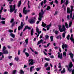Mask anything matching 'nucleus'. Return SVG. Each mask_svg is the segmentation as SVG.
<instances>
[{"instance_id":"1","label":"nucleus","mask_w":74,"mask_h":74,"mask_svg":"<svg viewBox=\"0 0 74 74\" xmlns=\"http://www.w3.org/2000/svg\"><path fill=\"white\" fill-rule=\"evenodd\" d=\"M71 11H70V9L69 8H67V13H68L70 14V13L71 14L70 15V18H72V12L74 11V9H73V8H74V6H71Z\"/></svg>"},{"instance_id":"2","label":"nucleus","mask_w":74,"mask_h":74,"mask_svg":"<svg viewBox=\"0 0 74 74\" xmlns=\"http://www.w3.org/2000/svg\"><path fill=\"white\" fill-rule=\"evenodd\" d=\"M10 12H12L14 11V13H16V11L17 10L15 9V5H10Z\"/></svg>"},{"instance_id":"3","label":"nucleus","mask_w":74,"mask_h":74,"mask_svg":"<svg viewBox=\"0 0 74 74\" xmlns=\"http://www.w3.org/2000/svg\"><path fill=\"white\" fill-rule=\"evenodd\" d=\"M58 27L59 29V30H60V32H64L66 30V27H65V25H62V29L61 28L62 27L61 25H59L58 26Z\"/></svg>"},{"instance_id":"4","label":"nucleus","mask_w":74,"mask_h":74,"mask_svg":"<svg viewBox=\"0 0 74 74\" xmlns=\"http://www.w3.org/2000/svg\"><path fill=\"white\" fill-rule=\"evenodd\" d=\"M44 11H43V10L42 9L41 10V12L40 13L39 15V17L38 18V20L39 21H41V18H42L43 17V15H44Z\"/></svg>"},{"instance_id":"5","label":"nucleus","mask_w":74,"mask_h":74,"mask_svg":"<svg viewBox=\"0 0 74 74\" xmlns=\"http://www.w3.org/2000/svg\"><path fill=\"white\" fill-rule=\"evenodd\" d=\"M73 65L72 62H70L69 64V68H68V70L69 71H71L72 69H71V68L72 67H73Z\"/></svg>"},{"instance_id":"6","label":"nucleus","mask_w":74,"mask_h":74,"mask_svg":"<svg viewBox=\"0 0 74 74\" xmlns=\"http://www.w3.org/2000/svg\"><path fill=\"white\" fill-rule=\"evenodd\" d=\"M36 17H34L32 18H31L29 21V22L31 24H33V23H34L35 22V21H36Z\"/></svg>"},{"instance_id":"7","label":"nucleus","mask_w":74,"mask_h":74,"mask_svg":"<svg viewBox=\"0 0 74 74\" xmlns=\"http://www.w3.org/2000/svg\"><path fill=\"white\" fill-rule=\"evenodd\" d=\"M36 32L38 33V35L37 36V37H38V36H39V35H40V33H41V31H39V29H38V27L37 26L36 27Z\"/></svg>"},{"instance_id":"8","label":"nucleus","mask_w":74,"mask_h":74,"mask_svg":"<svg viewBox=\"0 0 74 74\" xmlns=\"http://www.w3.org/2000/svg\"><path fill=\"white\" fill-rule=\"evenodd\" d=\"M29 66H30V65H33L34 63V62H33V60L32 59L29 60Z\"/></svg>"},{"instance_id":"9","label":"nucleus","mask_w":74,"mask_h":74,"mask_svg":"<svg viewBox=\"0 0 74 74\" xmlns=\"http://www.w3.org/2000/svg\"><path fill=\"white\" fill-rule=\"evenodd\" d=\"M10 23L12 24V27L14 26L15 25V22H14V19L12 18L10 21Z\"/></svg>"},{"instance_id":"10","label":"nucleus","mask_w":74,"mask_h":74,"mask_svg":"<svg viewBox=\"0 0 74 74\" xmlns=\"http://www.w3.org/2000/svg\"><path fill=\"white\" fill-rule=\"evenodd\" d=\"M58 57L59 58H60V59H62L63 57H62V53H60V52H58Z\"/></svg>"},{"instance_id":"11","label":"nucleus","mask_w":74,"mask_h":74,"mask_svg":"<svg viewBox=\"0 0 74 74\" xmlns=\"http://www.w3.org/2000/svg\"><path fill=\"white\" fill-rule=\"evenodd\" d=\"M23 22H22L21 23V26H19L18 27V30H21V28L22 29V27H23Z\"/></svg>"},{"instance_id":"12","label":"nucleus","mask_w":74,"mask_h":74,"mask_svg":"<svg viewBox=\"0 0 74 74\" xmlns=\"http://www.w3.org/2000/svg\"><path fill=\"white\" fill-rule=\"evenodd\" d=\"M69 55L71 56V58L72 61L74 62V60L73 59V54L72 53H69Z\"/></svg>"},{"instance_id":"13","label":"nucleus","mask_w":74,"mask_h":74,"mask_svg":"<svg viewBox=\"0 0 74 74\" xmlns=\"http://www.w3.org/2000/svg\"><path fill=\"white\" fill-rule=\"evenodd\" d=\"M23 12L24 14H26V13L27 12V11L26 10V7H25L23 9Z\"/></svg>"},{"instance_id":"14","label":"nucleus","mask_w":74,"mask_h":74,"mask_svg":"<svg viewBox=\"0 0 74 74\" xmlns=\"http://www.w3.org/2000/svg\"><path fill=\"white\" fill-rule=\"evenodd\" d=\"M62 47L63 49H64V48H67V45L66 44L64 45V44H63L62 46Z\"/></svg>"},{"instance_id":"15","label":"nucleus","mask_w":74,"mask_h":74,"mask_svg":"<svg viewBox=\"0 0 74 74\" xmlns=\"http://www.w3.org/2000/svg\"><path fill=\"white\" fill-rule=\"evenodd\" d=\"M73 34H71V37L70 38V39L71 40L72 42H73V43H74V38L73 37Z\"/></svg>"},{"instance_id":"16","label":"nucleus","mask_w":74,"mask_h":74,"mask_svg":"<svg viewBox=\"0 0 74 74\" xmlns=\"http://www.w3.org/2000/svg\"><path fill=\"white\" fill-rule=\"evenodd\" d=\"M42 42H43V40L42 39H41L40 41H39L38 42L37 45H39V44H40L41 42L42 44H43V43Z\"/></svg>"},{"instance_id":"17","label":"nucleus","mask_w":74,"mask_h":74,"mask_svg":"<svg viewBox=\"0 0 74 74\" xmlns=\"http://www.w3.org/2000/svg\"><path fill=\"white\" fill-rule=\"evenodd\" d=\"M30 29V27H28V26H26L25 27V28H24V30H23V31H25V30H26V29Z\"/></svg>"},{"instance_id":"18","label":"nucleus","mask_w":74,"mask_h":74,"mask_svg":"<svg viewBox=\"0 0 74 74\" xmlns=\"http://www.w3.org/2000/svg\"><path fill=\"white\" fill-rule=\"evenodd\" d=\"M51 24H50L46 27H47V30H48L49 29V28H50V27H51Z\"/></svg>"},{"instance_id":"19","label":"nucleus","mask_w":74,"mask_h":74,"mask_svg":"<svg viewBox=\"0 0 74 74\" xmlns=\"http://www.w3.org/2000/svg\"><path fill=\"white\" fill-rule=\"evenodd\" d=\"M3 53L4 54H8V52L7 50H4V51H3Z\"/></svg>"},{"instance_id":"20","label":"nucleus","mask_w":74,"mask_h":74,"mask_svg":"<svg viewBox=\"0 0 74 74\" xmlns=\"http://www.w3.org/2000/svg\"><path fill=\"white\" fill-rule=\"evenodd\" d=\"M21 4H22V1H20L18 2V7H19L21 6Z\"/></svg>"},{"instance_id":"21","label":"nucleus","mask_w":74,"mask_h":74,"mask_svg":"<svg viewBox=\"0 0 74 74\" xmlns=\"http://www.w3.org/2000/svg\"><path fill=\"white\" fill-rule=\"evenodd\" d=\"M46 24L44 23V22H42V26L43 27H45V26H46Z\"/></svg>"},{"instance_id":"22","label":"nucleus","mask_w":74,"mask_h":74,"mask_svg":"<svg viewBox=\"0 0 74 74\" xmlns=\"http://www.w3.org/2000/svg\"><path fill=\"white\" fill-rule=\"evenodd\" d=\"M66 72V70H65V68H64L62 71H61V74H63L64 73Z\"/></svg>"},{"instance_id":"23","label":"nucleus","mask_w":74,"mask_h":74,"mask_svg":"<svg viewBox=\"0 0 74 74\" xmlns=\"http://www.w3.org/2000/svg\"><path fill=\"white\" fill-rule=\"evenodd\" d=\"M10 36H11V37H12L13 38H14V37H15V35H14V34H12V33H10Z\"/></svg>"},{"instance_id":"24","label":"nucleus","mask_w":74,"mask_h":74,"mask_svg":"<svg viewBox=\"0 0 74 74\" xmlns=\"http://www.w3.org/2000/svg\"><path fill=\"white\" fill-rule=\"evenodd\" d=\"M15 60H16V61L17 62H18V60H19V58H18V56L16 57L15 58Z\"/></svg>"},{"instance_id":"25","label":"nucleus","mask_w":74,"mask_h":74,"mask_svg":"<svg viewBox=\"0 0 74 74\" xmlns=\"http://www.w3.org/2000/svg\"><path fill=\"white\" fill-rule=\"evenodd\" d=\"M33 33H34V32L33 31V29H32L31 32V36H33Z\"/></svg>"},{"instance_id":"26","label":"nucleus","mask_w":74,"mask_h":74,"mask_svg":"<svg viewBox=\"0 0 74 74\" xmlns=\"http://www.w3.org/2000/svg\"><path fill=\"white\" fill-rule=\"evenodd\" d=\"M63 56L64 57H66V52L65 51H64L63 53Z\"/></svg>"},{"instance_id":"27","label":"nucleus","mask_w":74,"mask_h":74,"mask_svg":"<svg viewBox=\"0 0 74 74\" xmlns=\"http://www.w3.org/2000/svg\"><path fill=\"white\" fill-rule=\"evenodd\" d=\"M25 42L26 45V44H28V43L29 42L28 41V39H26L25 40Z\"/></svg>"},{"instance_id":"28","label":"nucleus","mask_w":74,"mask_h":74,"mask_svg":"<svg viewBox=\"0 0 74 74\" xmlns=\"http://www.w3.org/2000/svg\"><path fill=\"white\" fill-rule=\"evenodd\" d=\"M65 26L67 29L69 28V26H68V24L67 23H66L65 24Z\"/></svg>"},{"instance_id":"29","label":"nucleus","mask_w":74,"mask_h":74,"mask_svg":"<svg viewBox=\"0 0 74 74\" xmlns=\"http://www.w3.org/2000/svg\"><path fill=\"white\" fill-rule=\"evenodd\" d=\"M72 22L71 21L69 23V27H71V25H72Z\"/></svg>"},{"instance_id":"30","label":"nucleus","mask_w":74,"mask_h":74,"mask_svg":"<svg viewBox=\"0 0 74 74\" xmlns=\"http://www.w3.org/2000/svg\"><path fill=\"white\" fill-rule=\"evenodd\" d=\"M56 38L57 39H59V38H60V40H61V39H62V38L61 37V36H57L56 37Z\"/></svg>"},{"instance_id":"31","label":"nucleus","mask_w":74,"mask_h":74,"mask_svg":"<svg viewBox=\"0 0 74 74\" xmlns=\"http://www.w3.org/2000/svg\"><path fill=\"white\" fill-rule=\"evenodd\" d=\"M34 66H31L30 68V71L31 72H32V69H33L34 68Z\"/></svg>"},{"instance_id":"32","label":"nucleus","mask_w":74,"mask_h":74,"mask_svg":"<svg viewBox=\"0 0 74 74\" xmlns=\"http://www.w3.org/2000/svg\"><path fill=\"white\" fill-rule=\"evenodd\" d=\"M20 74H23L24 73V72L23 71V70H21L20 71Z\"/></svg>"},{"instance_id":"33","label":"nucleus","mask_w":74,"mask_h":74,"mask_svg":"<svg viewBox=\"0 0 74 74\" xmlns=\"http://www.w3.org/2000/svg\"><path fill=\"white\" fill-rule=\"evenodd\" d=\"M30 3V1L28 0V3H27V5H28V8H30V5H29V3Z\"/></svg>"},{"instance_id":"34","label":"nucleus","mask_w":74,"mask_h":74,"mask_svg":"<svg viewBox=\"0 0 74 74\" xmlns=\"http://www.w3.org/2000/svg\"><path fill=\"white\" fill-rule=\"evenodd\" d=\"M13 1V0H8L7 1H9V4H11V2Z\"/></svg>"},{"instance_id":"35","label":"nucleus","mask_w":74,"mask_h":74,"mask_svg":"<svg viewBox=\"0 0 74 74\" xmlns=\"http://www.w3.org/2000/svg\"><path fill=\"white\" fill-rule=\"evenodd\" d=\"M66 36V34L65 33H63L62 34V37L63 38H64L65 37V36Z\"/></svg>"},{"instance_id":"36","label":"nucleus","mask_w":74,"mask_h":74,"mask_svg":"<svg viewBox=\"0 0 74 74\" xmlns=\"http://www.w3.org/2000/svg\"><path fill=\"white\" fill-rule=\"evenodd\" d=\"M55 34H59V32L57 30H56L55 31Z\"/></svg>"},{"instance_id":"37","label":"nucleus","mask_w":74,"mask_h":74,"mask_svg":"<svg viewBox=\"0 0 74 74\" xmlns=\"http://www.w3.org/2000/svg\"><path fill=\"white\" fill-rule=\"evenodd\" d=\"M51 9V8L49 6H48L47 8V10H50Z\"/></svg>"},{"instance_id":"38","label":"nucleus","mask_w":74,"mask_h":74,"mask_svg":"<svg viewBox=\"0 0 74 74\" xmlns=\"http://www.w3.org/2000/svg\"><path fill=\"white\" fill-rule=\"evenodd\" d=\"M53 36H50V38L51 40V41H53Z\"/></svg>"},{"instance_id":"39","label":"nucleus","mask_w":74,"mask_h":74,"mask_svg":"<svg viewBox=\"0 0 74 74\" xmlns=\"http://www.w3.org/2000/svg\"><path fill=\"white\" fill-rule=\"evenodd\" d=\"M47 66H48V63H46L45 64V67H47Z\"/></svg>"},{"instance_id":"40","label":"nucleus","mask_w":74,"mask_h":74,"mask_svg":"<svg viewBox=\"0 0 74 74\" xmlns=\"http://www.w3.org/2000/svg\"><path fill=\"white\" fill-rule=\"evenodd\" d=\"M3 7H1V9L0 10V14H1V12H2V11H3Z\"/></svg>"},{"instance_id":"41","label":"nucleus","mask_w":74,"mask_h":74,"mask_svg":"<svg viewBox=\"0 0 74 74\" xmlns=\"http://www.w3.org/2000/svg\"><path fill=\"white\" fill-rule=\"evenodd\" d=\"M40 69H41V68H37L36 69V70L37 71H39Z\"/></svg>"},{"instance_id":"42","label":"nucleus","mask_w":74,"mask_h":74,"mask_svg":"<svg viewBox=\"0 0 74 74\" xmlns=\"http://www.w3.org/2000/svg\"><path fill=\"white\" fill-rule=\"evenodd\" d=\"M25 54L26 55V56H27V57H28L29 56V53H25Z\"/></svg>"},{"instance_id":"43","label":"nucleus","mask_w":74,"mask_h":74,"mask_svg":"<svg viewBox=\"0 0 74 74\" xmlns=\"http://www.w3.org/2000/svg\"><path fill=\"white\" fill-rule=\"evenodd\" d=\"M6 49V47H3V51H5Z\"/></svg>"},{"instance_id":"44","label":"nucleus","mask_w":74,"mask_h":74,"mask_svg":"<svg viewBox=\"0 0 74 74\" xmlns=\"http://www.w3.org/2000/svg\"><path fill=\"white\" fill-rule=\"evenodd\" d=\"M8 32L10 33H12L13 32V30L11 29H9L8 30Z\"/></svg>"},{"instance_id":"45","label":"nucleus","mask_w":74,"mask_h":74,"mask_svg":"<svg viewBox=\"0 0 74 74\" xmlns=\"http://www.w3.org/2000/svg\"><path fill=\"white\" fill-rule=\"evenodd\" d=\"M45 60H47V61H49L50 60V59L49 58H45Z\"/></svg>"},{"instance_id":"46","label":"nucleus","mask_w":74,"mask_h":74,"mask_svg":"<svg viewBox=\"0 0 74 74\" xmlns=\"http://www.w3.org/2000/svg\"><path fill=\"white\" fill-rule=\"evenodd\" d=\"M5 21H1V23H2V24H3V25H5Z\"/></svg>"},{"instance_id":"47","label":"nucleus","mask_w":74,"mask_h":74,"mask_svg":"<svg viewBox=\"0 0 74 74\" xmlns=\"http://www.w3.org/2000/svg\"><path fill=\"white\" fill-rule=\"evenodd\" d=\"M59 66L58 68L60 69V68H61V64L60 63H59Z\"/></svg>"},{"instance_id":"48","label":"nucleus","mask_w":74,"mask_h":74,"mask_svg":"<svg viewBox=\"0 0 74 74\" xmlns=\"http://www.w3.org/2000/svg\"><path fill=\"white\" fill-rule=\"evenodd\" d=\"M16 70H14L13 71V74H15V73H16Z\"/></svg>"},{"instance_id":"49","label":"nucleus","mask_w":74,"mask_h":74,"mask_svg":"<svg viewBox=\"0 0 74 74\" xmlns=\"http://www.w3.org/2000/svg\"><path fill=\"white\" fill-rule=\"evenodd\" d=\"M4 58V56L2 55V58H1L0 59V60H3V59Z\"/></svg>"},{"instance_id":"50","label":"nucleus","mask_w":74,"mask_h":74,"mask_svg":"<svg viewBox=\"0 0 74 74\" xmlns=\"http://www.w3.org/2000/svg\"><path fill=\"white\" fill-rule=\"evenodd\" d=\"M69 37H70V35H68L66 37V38L67 39V40H69Z\"/></svg>"},{"instance_id":"51","label":"nucleus","mask_w":74,"mask_h":74,"mask_svg":"<svg viewBox=\"0 0 74 74\" xmlns=\"http://www.w3.org/2000/svg\"><path fill=\"white\" fill-rule=\"evenodd\" d=\"M68 2H69V0H66V2L65 3L66 5H67V4H68Z\"/></svg>"},{"instance_id":"52","label":"nucleus","mask_w":74,"mask_h":74,"mask_svg":"<svg viewBox=\"0 0 74 74\" xmlns=\"http://www.w3.org/2000/svg\"><path fill=\"white\" fill-rule=\"evenodd\" d=\"M43 36V34H41L40 37V38H42Z\"/></svg>"},{"instance_id":"53","label":"nucleus","mask_w":74,"mask_h":74,"mask_svg":"<svg viewBox=\"0 0 74 74\" xmlns=\"http://www.w3.org/2000/svg\"><path fill=\"white\" fill-rule=\"evenodd\" d=\"M13 64H14V63H13V62H11L9 64V65L11 66H12V65H13Z\"/></svg>"},{"instance_id":"54","label":"nucleus","mask_w":74,"mask_h":74,"mask_svg":"<svg viewBox=\"0 0 74 74\" xmlns=\"http://www.w3.org/2000/svg\"><path fill=\"white\" fill-rule=\"evenodd\" d=\"M47 70H49L51 69V68L50 67H48L47 68H46V69Z\"/></svg>"},{"instance_id":"55","label":"nucleus","mask_w":74,"mask_h":74,"mask_svg":"<svg viewBox=\"0 0 74 74\" xmlns=\"http://www.w3.org/2000/svg\"><path fill=\"white\" fill-rule=\"evenodd\" d=\"M20 53H21V52L20 51V50H18V55H20Z\"/></svg>"},{"instance_id":"56","label":"nucleus","mask_w":74,"mask_h":74,"mask_svg":"<svg viewBox=\"0 0 74 74\" xmlns=\"http://www.w3.org/2000/svg\"><path fill=\"white\" fill-rule=\"evenodd\" d=\"M67 18L68 19H70V16L69 15H68L67 16Z\"/></svg>"},{"instance_id":"57","label":"nucleus","mask_w":74,"mask_h":74,"mask_svg":"<svg viewBox=\"0 0 74 74\" xmlns=\"http://www.w3.org/2000/svg\"><path fill=\"white\" fill-rule=\"evenodd\" d=\"M45 37L46 38H47V39H48V38H49V36H48V35H46L45 36Z\"/></svg>"},{"instance_id":"58","label":"nucleus","mask_w":74,"mask_h":74,"mask_svg":"<svg viewBox=\"0 0 74 74\" xmlns=\"http://www.w3.org/2000/svg\"><path fill=\"white\" fill-rule=\"evenodd\" d=\"M43 3L44 4H45V3H47V0H44V1Z\"/></svg>"},{"instance_id":"59","label":"nucleus","mask_w":74,"mask_h":74,"mask_svg":"<svg viewBox=\"0 0 74 74\" xmlns=\"http://www.w3.org/2000/svg\"><path fill=\"white\" fill-rule=\"evenodd\" d=\"M50 58H54V56H53L52 55V56H50Z\"/></svg>"},{"instance_id":"60","label":"nucleus","mask_w":74,"mask_h":74,"mask_svg":"<svg viewBox=\"0 0 74 74\" xmlns=\"http://www.w3.org/2000/svg\"><path fill=\"white\" fill-rule=\"evenodd\" d=\"M58 14V12L57 11H56L55 12V13L54 14V15H56Z\"/></svg>"},{"instance_id":"61","label":"nucleus","mask_w":74,"mask_h":74,"mask_svg":"<svg viewBox=\"0 0 74 74\" xmlns=\"http://www.w3.org/2000/svg\"><path fill=\"white\" fill-rule=\"evenodd\" d=\"M3 55V53L2 52H0V56H1V55Z\"/></svg>"},{"instance_id":"62","label":"nucleus","mask_w":74,"mask_h":74,"mask_svg":"<svg viewBox=\"0 0 74 74\" xmlns=\"http://www.w3.org/2000/svg\"><path fill=\"white\" fill-rule=\"evenodd\" d=\"M26 51V49H25L23 51V52H25V51Z\"/></svg>"},{"instance_id":"63","label":"nucleus","mask_w":74,"mask_h":74,"mask_svg":"<svg viewBox=\"0 0 74 74\" xmlns=\"http://www.w3.org/2000/svg\"><path fill=\"white\" fill-rule=\"evenodd\" d=\"M12 58V56H10L8 57L9 59H11Z\"/></svg>"},{"instance_id":"64","label":"nucleus","mask_w":74,"mask_h":74,"mask_svg":"<svg viewBox=\"0 0 74 74\" xmlns=\"http://www.w3.org/2000/svg\"><path fill=\"white\" fill-rule=\"evenodd\" d=\"M72 74H74V69H73L72 71Z\"/></svg>"}]
</instances>
